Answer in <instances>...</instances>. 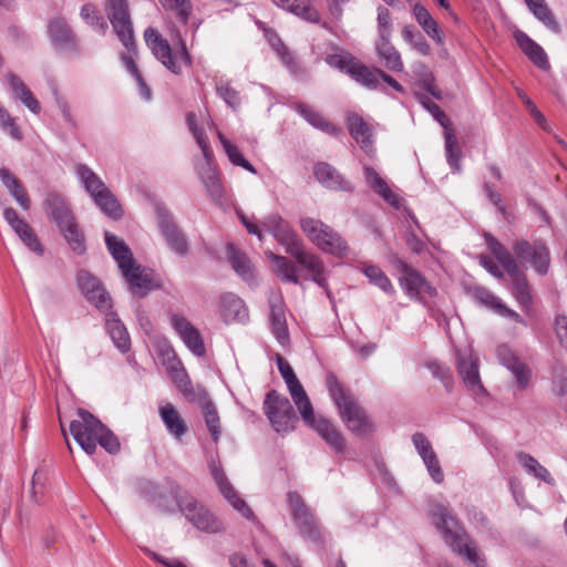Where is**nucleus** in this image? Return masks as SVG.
Wrapping results in <instances>:
<instances>
[{
	"label": "nucleus",
	"instance_id": "11",
	"mask_svg": "<svg viewBox=\"0 0 567 567\" xmlns=\"http://www.w3.org/2000/svg\"><path fill=\"white\" fill-rule=\"evenodd\" d=\"M515 257L520 262L529 264L538 275H546L550 265V254L546 244L540 240L529 243L526 239H516L512 245Z\"/></svg>",
	"mask_w": 567,
	"mask_h": 567
},
{
	"label": "nucleus",
	"instance_id": "28",
	"mask_svg": "<svg viewBox=\"0 0 567 567\" xmlns=\"http://www.w3.org/2000/svg\"><path fill=\"white\" fill-rule=\"evenodd\" d=\"M166 355L168 360L167 370L174 384L185 396L194 395L192 381L175 351L172 348H168Z\"/></svg>",
	"mask_w": 567,
	"mask_h": 567
},
{
	"label": "nucleus",
	"instance_id": "53",
	"mask_svg": "<svg viewBox=\"0 0 567 567\" xmlns=\"http://www.w3.org/2000/svg\"><path fill=\"white\" fill-rule=\"evenodd\" d=\"M186 123L192 132L193 136L195 137L197 145L200 147L203 155L206 161L213 159V151L209 145V141L207 136L205 135V132L202 127H199L196 123V115L193 112L187 113L186 115Z\"/></svg>",
	"mask_w": 567,
	"mask_h": 567
},
{
	"label": "nucleus",
	"instance_id": "37",
	"mask_svg": "<svg viewBox=\"0 0 567 567\" xmlns=\"http://www.w3.org/2000/svg\"><path fill=\"white\" fill-rule=\"evenodd\" d=\"M0 181L8 189L9 194L20 205L21 208L28 210L30 208V198L25 188L19 179L6 167L0 168Z\"/></svg>",
	"mask_w": 567,
	"mask_h": 567
},
{
	"label": "nucleus",
	"instance_id": "63",
	"mask_svg": "<svg viewBox=\"0 0 567 567\" xmlns=\"http://www.w3.org/2000/svg\"><path fill=\"white\" fill-rule=\"evenodd\" d=\"M217 94L233 109L240 105L239 93L228 82L220 81L216 84Z\"/></svg>",
	"mask_w": 567,
	"mask_h": 567
},
{
	"label": "nucleus",
	"instance_id": "44",
	"mask_svg": "<svg viewBox=\"0 0 567 567\" xmlns=\"http://www.w3.org/2000/svg\"><path fill=\"white\" fill-rule=\"evenodd\" d=\"M486 244L493 256L505 269L507 275H515L519 270V266L513 255L497 239L486 236Z\"/></svg>",
	"mask_w": 567,
	"mask_h": 567
},
{
	"label": "nucleus",
	"instance_id": "18",
	"mask_svg": "<svg viewBox=\"0 0 567 567\" xmlns=\"http://www.w3.org/2000/svg\"><path fill=\"white\" fill-rule=\"evenodd\" d=\"M212 476L218 486L220 494L230 503V505L238 511L245 518H251L254 516L252 511L246 504V502L240 498L236 491L234 489L231 483L228 481L224 470L220 464L216 462H212L210 465Z\"/></svg>",
	"mask_w": 567,
	"mask_h": 567
},
{
	"label": "nucleus",
	"instance_id": "47",
	"mask_svg": "<svg viewBox=\"0 0 567 567\" xmlns=\"http://www.w3.org/2000/svg\"><path fill=\"white\" fill-rule=\"evenodd\" d=\"M106 328L115 347L122 352H127L131 348L130 334L121 320L115 317V313H110Z\"/></svg>",
	"mask_w": 567,
	"mask_h": 567
},
{
	"label": "nucleus",
	"instance_id": "32",
	"mask_svg": "<svg viewBox=\"0 0 567 567\" xmlns=\"http://www.w3.org/2000/svg\"><path fill=\"white\" fill-rule=\"evenodd\" d=\"M412 6V12L413 17L415 18L416 22L422 27L424 32L433 39L437 44L444 43V35L439 27V23L434 18L431 16L429 10L423 7L422 4L415 2L413 3L412 0H408Z\"/></svg>",
	"mask_w": 567,
	"mask_h": 567
},
{
	"label": "nucleus",
	"instance_id": "64",
	"mask_svg": "<svg viewBox=\"0 0 567 567\" xmlns=\"http://www.w3.org/2000/svg\"><path fill=\"white\" fill-rule=\"evenodd\" d=\"M357 58L351 54H330L326 58V62L334 69H338L347 74L350 73Z\"/></svg>",
	"mask_w": 567,
	"mask_h": 567
},
{
	"label": "nucleus",
	"instance_id": "8",
	"mask_svg": "<svg viewBox=\"0 0 567 567\" xmlns=\"http://www.w3.org/2000/svg\"><path fill=\"white\" fill-rule=\"evenodd\" d=\"M300 228L309 240L320 250L337 257H346L349 252L347 241L333 228L320 219L302 217Z\"/></svg>",
	"mask_w": 567,
	"mask_h": 567
},
{
	"label": "nucleus",
	"instance_id": "15",
	"mask_svg": "<svg viewBox=\"0 0 567 567\" xmlns=\"http://www.w3.org/2000/svg\"><path fill=\"white\" fill-rule=\"evenodd\" d=\"M496 355L502 365L511 371L515 385L518 390L524 391L529 388L533 378L530 367L522 361V359L508 346L501 344L496 349Z\"/></svg>",
	"mask_w": 567,
	"mask_h": 567
},
{
	"label": "nucleus",
	"instance_id": "55",
	"mask_svg": "<svg viewBox=\"0 0 567 567\" xmlns=\"http://www.w3.org/2000/svg\"><path fill=\"white\" fill-rule=\"evenodd\" d=\"M363 274L369 278L370 282L379 287L388 295H394L395 289L384 271L374 265L364 267Z\"/></svg>",
	"mask_w": 567,
	"mask_h": 567
},
{
	"label": "nucleus",
	"instance_id": "24",
	"mask_svg": "<svg viewBox=\"0 0 567 567\" xmlns=\"http://www.w3.org/2000/svg\"><path fill=\"white\" fill-rule=\"evenodd\" d=\"M363 173L367 185L375 194L393 208L399 209L401 207L402 198L390 188L385 179L373 167L364 166Z\"/></svg>",
	"mask_w": 567,
	"mask_h": 567
},
{
	"label": "nucleus",
	"instance_id": "58",
	"mask_svg": "<svg viewBox=\"0 0 567 567\" xmlns=\"http://www.w3.org/2000/svg\"><path fill=\"white\" fill-rule=\"evenodd\" d=\"M402 37L405 42L410 43L413 49H415L422 55H427L430 53L431 48L424 35L413 27L405 25L402 30Z\"/></svg>",
	"mask_w": 567,
	"mask_h": 567
},
{
	"label": "nucleus",
	"instance_id": "31",
	"mask_svg": "<svg viewBox=\"0 0 567 567\" xmlns=\"http://www.w3.org/2000/svg\"><path fill=\"white\" fill-rule=\"evenodd\" d=\"M316 179L324 187L334 190H351L352 186L330 164L321 162L315 166Z\"/></svg>",
	"mask_w": 567,
	"mask_h": 567
},
{
	"label": "nucleus",
	"instance_id": "2",
	"mask_svg": "<svg viewBox=\"0 0 567 567\" xmlns=\"http://www.w3.org/2000/svg\"><path fill=\"white\" fill-rule=\"evenodd\" d=\"M326 384L347 427L359 436L371 433L373 431V423L360 406L352 392L340 383L333 373L327 375Z\"/></svg>",
	"mask_w": 567,
	"mask_h": 567
},
{
	"label": "nucleus",
	"instance_id": "14",
	"mask_svg": "<svg viewBox=\"0 0 567 567\" xmlns=\"http://www.w3.org/2000/svg\"><path fill=\"white\" fill-rule=\"evenodd\" d=\"M305 423L313 429L318 435L337 453L343 452L344 439L336 425L323 416H316L310 403V412H303V406L298 408Z\"/></svg>",
	"mask_w": 567,
	"mask_h": 567
},
{
	"label": "nucleus",
	"instance_id": "4",
	"mask_svg": "<svg viewBox=\"0 0 567 567\" xmlns=\"http://www.w3.org/2000/svg\"><path fill=\"white\" fill-rule=\"evenodd\" d=\"M106 2L109 19L113 29L123 45L128 50V54L122 55V61L132 76L135 78L141 73L134 61L137 52L127 2L126 0H106Z\"/></svg>",
	"mask_w": 567,
	"mask_h": 567
},
{
	"label": "nucleus",
	"instance_id": "57",
	"mask_svg": "<svg viewBox=\"0 0 567 567\" xmlns=\"http://www.w3.org/2000/svg\"><path fill=\"white\" fill-rule=\"evenodd\" d=\"M203 413L206 426L215 442L220 435V420L215 404L212 401L203 403Z\"/></svg>",
	"mask_w": 567,
	"mask_h": 567
},
{
	"label": "nucleus",
	"instance_id": "22",
	"mask_svg": "<svg viewBox=\"0 0 567 567\" xmlns=\"http://www.w3.org/2000/svg\"><path fill=\"white\" fill-rule=\"evenodd\" d=\"M52 44L60 51H76V38L63 18H54L48 25Z\"/></svg>",
	"mask_w": 567,
	"mask_h": 567
},
{
	"label": "nucleus",
	"instance_id": "9",
	"mask_svg": "<svg viewBox=\"0 0 567 567\" xmlns=\"http://www.w3.org/2000/svg\"><path fill=\"white\" fill-rule=\"evenodd\" d=\"M262 409L277 433L286 434L296 429L298 416L290 401L276 390H271L267 393Z\"/></svg>",
	"mask_w": 567,
	"mask_h": 567
},
{
	"label": "nucleus",
	"instance_id": "33",
	"mask_svg": "<svg viewBox=\"0 0 567 567\" xmlns=\"http://www.w3.org/2000/svg\"><path fill=\"white\" fill-rule=\"evenodd\" d=\"M350 135L355 142L369 153L372 150V128L371 126L358 114H350L347 117Z\"/></svg>",
	"mask_w": 567,
	"mask_h": 567
},
{
	"label": "nucleus",
	"instance_id": "62",
	"mask_svg": "<svg viewBox=\"0 0 567 567\" xmlns=\"http://www.w3.org/2000/svg\"><path fill=\"white\" fill-rule=\"evenodd\" d=\"M553 393L556 396H567V369L565 367H556L553 371Z\"/></svg>",
	"mask_w": 567,
	"mask_h": 567
},
{
	"label": "nucleus",
	"instance_id": "61",
	"mask_svg": "<svg viewBox=\"0 0 567 567\" xmlns=\"http://www.w3.org/2000/svg\"><path fill=\"white\" fill-rule=\"evenodd\" d=\"M16 234L20 237V239L28 246L32 251L42 255L43 248L41 243L39 241L35 233L31 228V226L25 223L21 228L16 230Z\"/></svg>",
	"mask_w": 567,
	"mask_h": 567
},
{
	"label": "nucleus",
	"instance_id": "10",
	"mask_svg": "<svg viewBox=\"0 0 567 567\" xmlns=\"http://www.w3.org/2000/svg\"><path fill=\"white\" fill-rule=\"evenodd\" d=\"M288 504L293 523L298 527L301 537L312 543L321 542L322 535L320 526L301 495L297 492H289Z\"/></svg>",
	"mask_w": 567,
	"mask_h": 567
},
{
	"label": "nucleus",
	"instance_id": "48",
	"mask_svg": "<svg viewBox=\"0 0 567 567\" xmlns=\"http://www.w3.org/2000/svg\"><path fill=\"white\" fill-rule=\"evenodd\" d=\"M179 485L169 481L167 487L159 489L152 495V505L163 514H173L178 509V501L172 495V486Z\"/></svg>",
	"mask_w": 567,
	"mask_h": 567
},
{
	"label": "nucleus",
	"instance_id": "26",
	"mask_svg": "<svg viewBox=\"0 0 567 567\" xmlns=\"http://www.w3.org/2000/svg\"><path fill=\"white\" fill-rule=\"evenodd\" d=\"M219 311L226 323L233 321L244 322L248 319V309L244 300L231 292L220 296Z\"/></svg>",
	"mask_w": 567,
	"mask_h": 567
},
{
	"label": "nucleus",
	"instance_id": "27",
	"mask_svg": "<svg viewBox=\"0 0 567 567\" xmlns=\"http://www.w3.org/2000/svg\"><path fill=\"white\" fill-rule=\"evenodd\" d=\"M473 297L475 298L476 301L486 306L487 308L493 309L499 316L511 318L514 321L526 326V321L522 318L519 313L509 309L488 289L484 287H475L473 289Z\"/></svg>",
	"mask_w": 567,
	"mask_h": 567
},
{
	"label": "nucleus",
	"instance_id": "1",
	"mask_svg": "<svg viewBox=\"0 0 567 567\" xmlns=\"http://www.w3.org/2000/svg\"><path fill=\"white\" fill-rule=\"evenodd\" d=\"M70 432L85 453L92 455L100 444L107 453L116 454L121 444L115 434L91 412L80 409L78 419L70 424Z\"/></svg>",
	"mask_w": 567,
	"mask_h": 567
},
{
	"label": "nucleus",
	"instance_id": "40",
	"mask_svg": "<svg viewBox=\"0 0 567 567\" xmlns=\"http://www.w3.org/2000/svg\"><path fill=\"white\" fill-rule=\"evenodd\" d=\"M159 415L167 431L174 437L181 439L187 432L185 421L172 403L161 406Z\"/></svg>",
	"mask_w": 567,
	"mask_h": 567
},
{
	"label": "nucleus",
	"instance_id": "36",
	"mask_svg": "<svg viewBox=\"0 0 567 567\" xmlns=\"http://www.w3.org/2000/svg\"><path fill=\"white\" fill-rule=\"evenodd\" d=\"M272 2L302 20L311 23H318L320 21L319 12L311 6L309 0H272Z\"/></svg>",
	"mask_w": 567,
	"mask_h": 567
},
{
	"label": "nucleus",
	"instance_id": "12",
	"mask_svg": "<svg viewBox=\"0 0 567 567\" xmlns=\"http://www.w3.org/2000/svg\"><path fill=\"white\" fill-rule=\"evenodd\" d=\"M392 264L401 275L399 279L400 286L409 298L420 301L423 296L433 297L436 295V289L405 261L395 257Z\"/></svg>",
	"mask_w": 567,
	"mask_h": 567
},
{
	"label": "nucleus",
	"instance_id": "59",
	"mask_svg": "<svg viewBox=\"0 0 567 567\" xmlns=\"http://www.w3.org/2000/svg\"><path fill=\"white\" fill-rule=\"evenodd\" d=\"M81 18L85 20L89 24H91L94 28H97L101 32H104L107 28V23L104 20V18L99 13L96 8L91 4L86 3L81 9Z\"/></svg>",
	"mask_w": 567,
	"mask_h": 567
},
{
	"label": "nucleus",
	"instance_id": "38",
	"mask_svg": "<svg viewBox=\"0 0 567 567\" xmlns=\"http://www.w3.org/2000/svg\"><path fill=\"white\" fill-rule=\"evenodd\" d=\"M381 69L372 70L357 59L352 69H350L349 75L355 82H358L359 84H361L362 86H364L369 90H379V89L384 90V87L382 86V83L379 81V71Z\"/></svg>",
	"mask_w": 567,
	"mask_h": 567
},
{
	"label": "nucleus",
	"instance_id": "29",
	"mask_svg": "<svg viewBox=\"0 0 567 567\" xmlns=\"http://www.w3.org/2000/svg\"><path fill=\"white\" fill-rule=\"evenodd\" d=\"M295 110L315 128L320 130L321 132L331 136H337L341 133V128L328 121L319 111L315 110L312 106L302 102H297L295 104Z\"/></svg>",
	"mask_w": 567,
	"mask_h": 567
},
{
	"label": "nucleus",
	"instance_id": "50",
	"mask_svg": "<svg viewBox=\"0 0 567 567\" xmlns=\"http://www.w3.org/2000/svg\"><path fill=\"white\" fill-rule=\"evenodd\" d=\"M268 259L276 264L277 275L284 281H289L295 285L299 284V277L297 275V266L290 259L284 256L276 255L274 252L267 254Z\"/></svg>",
	"mask_w": 567,
	"mask_h": 567
},
{
	"label": "nucleus",
	"instance_id": "56",
	"mask_svg": "<svg viewBox=\"0 0 567 567\" xmlns=\"http://www.w3.org/2000/svg\"><path fill=\"white\" fill-rule=\"evenodd\" d=\"M161 3L166 11L174 12L182 23L186 24L188 22L193 12L190 0H161Z\"/></svg>",
	"mask_w": 567,
	"mask_h": 567
},
{
	"label": "nucleus",
	"instance_id": "51",
	"mask_svg": "<svg viewBox=\"0 0 567 567\" xmlns=\"http://www.w3.org/2000/svg\"><path fill=\"white\" fill-rule=\"evenodd\" d=\"M59 228L74 252H76L78 255H82L85 252L86 248L84 235L80 230L79 225L75 221V218L72 219V221L70 223L60 226Z\"/></svg>",
	"mask_w": 567,
	"mask_h": 567
},
{
	"label": "nucleus",
	"instance_id": "52",
	"mask_svg": "<svg viewBox=\"0 0 567 567\" xmlns=\"http://www.w3.org/2000/svg\"><path fill=\"white\" fill-rule=\"evenodd\" d=\"M508 276L511 277L513 284L512 292L517 302L524 308L530 307L532 296L524 272L519 269L517 270V274Z\"/></svg>",
	"mask_w": 567,
	"mask_h": 567
},
{
	"label": "nucleus",
	"instance_id": "45",
	"mask_svg": "<svg viewBox=\"0 0 567 567\" xmlns=\"http://www.w3.org/2000/svg\"><path fill=\"white\" fill-rule=\"evenodd\" d=\"M377 52L386 69L393 72H402L404 69L399 51L391 44L390 39H379Z\"/></svg>",
	"mask_w": 567,
	"mask_h": 567
},
{
	"label": "nucleus",
	"instance_id": "20",
	"mask_svg": "<svg viewBox=\"0 0 567 567\" xmlns=\"http://www.w3.org/2000/svg\"><path fill=\"white\" fill-rule=\"evenodd\" d=\"M290 256L295 257L297 262L308 271L313 282L328 290V282L324 277L326 266L319 256L305 250L303 244L295 249Z\"/></svg>",
	"mask_w": 567,
	"mask_h": 567
},
{
	"label": "nucleus",
	"instance_id": "25",
	"mask_svg": "<svg viewBox=\"0 0 567 567\" xmlns=\"http://www.w3.org/2000/svg\"><path fill=\"white\" fill-rule=\"evenodd\" d=\"M269 320L271 323L272 333L278 342L285 346L289 341V332L286 321L285 303L280 296L269 298Z\"/></svg>",
	"mask_w": 567,
	"mask_h": 567
},
{
	"label": "nucleus",
	"instance_id": "16",
	"mask_svg": "<svg viewBox=\"0 0 567 567\" xmlns=\"http://www.w3.org/2000/svg\"><path fill=\"white\" fill-rule=\"evenodd\" d=\"M261 226L272 234L275 239L285 247L286 252L289 255L302 244V240L290 227L289 223L278 214L266 216L261 221Z\"/></svg>",
	"mask_w": 567,
	"mask_h": 567
},
{
	"label": "nucleus",
	"instance_id": "41",
	"mask_svg": "<svg viewBox=\"0 0 567 567\" xmlns=\"http://www.w3.org/2000/svg\"><path fill=\"white\" fill-rule=\"evenodd\" d=\"M7 81L16 96L34 114H39L41 106L29 87L14 73L7 74Z\"/></svg>",
	"mask_w": 567,
	"mask_h": 567
},
{
	"label": "nucleus",
	"instance_id": "42",
	"mask_svg": "<svg viewBox=\"0 0 567 567\" xmlns=\"http://www.w3.org/2000/svg\"><path fill=\"white\" fill-rule=\"evenodd\" d=\"M529 11L545 27L556 34L561 32V27L556 20L553 11L549 9L545 0H524Z\"/></svg>",
	"mask_w": 567,
	"mask_h": 567
},
{
	"label": "nucleus",
	"instance_id": "30",
	"mask_svg": "<svg viewBox=\"0 0 567 567\" xmlns=\"http://www.w3.org/2000/svg\"><path fill=\"white\" fill-rule=\"evenodd\" d=\"M457 371L466 388L474 394H487L480 378L478 365L471 358H457Z\"/></svg>",
	"mask_w": 567,
	"mask_h": 567
},
{
	"label": "nucleus",
	"instance_id": "43",
	"mask_svg": "<svg viewBox=\"0 0 567 567\" xmlns=\"http://www.w3.org/2000/svg\"><path fill=\"white\" fill-rule=\"evenodd\" d=\"M516 460L524 467L527 474L545 482L550 486H555V478L551 476L549 471L543 466L533 455L525 452H518L516 453Z\"/></svg>",
	"mask_w": 567,
	"mask_h": 567
},
{
	"label": "nucleus",
	"instance_id": "23",
	"mask_svg": "<svg viewBox=\"0 0 567 567\" xmlns=\"http://www.w3.org/2000/svg\"><path fill=\"white\" fill-rule=\"evenodd\" d=\"M43 208L49 219L55 223L58 227L75 218L66 199L55 192L47 194L43 200Z\"/></svg>",
	"mask_w": 567,
	"mask_h": 567
},
{
	"label": "nucleus",
	"instance_id": "19",
	"mask_svg": "<svg viewBox=\"0 0 567 567\" xmlns=\"http://www.w3.org/2000/svg\"><path fill=\"white\" fill-rule=\"evenodd\" d=\"M171 323L193 354L197 357L205 354L206 349L200 332L185 317L173 315L171 317Z\"/></svg>",
	"mask_w": 567,
	"mask_h": 567
},
{
	"label": "nucleus",
	"instance_id": "6",
	"mask_svg": "<svg viewBox=\"0 0 567 567\" xmlns=\"http://www.w3.org/2000/svg\"><path fill=\"white\" fill-rule=\"evenodd\" d=\"M75 174L94 204L105 215L114 220L122 218L123 209L118 200L92 168L85 164H79Z\"/></svg>",
	"mask_w": 567,
	"mask_h": 567
},
{
	"label": "nucleus",
	"instance_id": "34",
	"mask_svg": "<svg viewBox=\"0 0 567 567\" xmlns=\"http://www.w3.org/2000/svg\"><path fill=\"white\" fill-rule=\"evenodd\" d=\"M515 39L523 52L536 66L543 70H547L549 68L547 55L539 44L522 31H517L515 33Z\"/></svg>",
	"mask_w": 567,
	"mask_h": 567
},
{
	"label": "nucleus",
	"instance_id": "5",
	"mask_svg": "<svg viewBox=\"0 0 567 567\" xmlns=\"http://www.w3.org/2000/svg\"><path fill=\"white\" fill-rule=\"evenodd\" d=\"M172 495L178 501V511L195 528L208 534L224 530L223 523L183 486L173 485Z\"/></svg>",
	"mask_w": 567,
	"mask_h": 567
},
{
	"label": "nucleus",
	"instance_id": "3",
	"mask_svg": "<svg viewBox=\"0 0 567 567\" xmlns=\"http://www.w3.org/2000/svg\"><path fill=\"white\" fill-rule=\"evenodd\" d=\"M432 516L437 528L443 532L445 543L454 553L465 557L475 567H485L477 548L471 546L465 530L443 505L433 506Z\"/></svg>",
	"mask_w": 567,
	"mask_h": 567
},
{
	"label": "nucleus",
	"instance_id": "49",
	"mask_svg": "<svg viewBox=\"0 0 567 567\" xmlns=\"http://www.w3.org/2000/svg\"><path fill=\"white\" fill-rule=\"evenodd\" d=\"M227 255L234 270L245 280H254V269L246 255L235 248L233 244L227 245Z\"/></svg>",
	"mask_w": 567,
	"mask_h": 567
},
{
	"label": "nucleus",
	"instance_id": "60",
	"mask_svg": "<svg viewBox=\"0 0 567 567\" xmlns=\"http://www.w3.org/2000/svg\"><path fill=\"white\" fill-rule=\"evenodd\" d=\"M445 150L447 162L454 171H460L461 153L457 146V141L452 132L445 133Z\"/></svg>",
	"mask_w": 567,
	"mask_h": 567
},
{
	"label": "nucleus",
	"instance_id": "46",
	"mask_svg": "<svg viewBox=\"0 0 567 567\" xmlns=\"http://www.w3.org/2000/svg\"><path fill=\"white\" fill-rule=\"evenodd\" d=\"M105 243L112 257L118 264L120 269H122V265L130 266V264L134 261L131 249L124 240L120 239L117 236L106 231Z\"/></svg>",
	"mask_w": 567,
	"mask_h": 567
},
{
	"label": "nucleus",
	"instance_id": "54",
	"mask_svg": "<svg viewBox=\"0 0 567 567\" xmlns=\"http://www.w3.org/2000/svg\"><path fill=\"white\" fill-rule=\"evenodd\" d=\"M218 138L227 154L228 159L231 164L240 166L249 173L256 174V168L244 157L238 147L230 143L220 132H218Z\"/></svg>",
	"mask_w": 567,
	"mask_h": 567
},
{
	"label": "nucleus",
	"instance_id": "39",
	"mask_svg": "<svg viewBox=\"0 0 567 567\" xmlns=\"http://www.w3.org/2000/svg\"><path fill=\"white\" fill-rule=\"evenodd\" d=\"M206 167L199 173L200 179L212 199L218 204H223L224 187L216 168L212 167V161H206Z\"/></svg>",
	"mask_w": 567,
	"mask_h": 567
},
{
	"label": "nucleus",
	"instance_id": "21",
	"mask_svg": "<svg viewBox=\"0 0 567 567\" xmlns=\"http://www.w3.org/2000/svg\"><path fill=\"white\" fill-rule=\"evenodd\" d=\"M277 365L279 369V372L285 380L287 388L289 390V393L292 398V401L295 402L296 406L299 408L300 405L303 406V412L309 413L310 412V400L296 377L292 368L290 364L281 357L277 355Z\"/></svg>",
	"mask_w": 567,
	"mask_h": 567
},
{
	"label": "nucleus",
	"instance_id": "13",
	"mask_svg": "<svg viewBox=\"0 0 567 567\" xmlns=\"http://www.w3.org/2000/svg\"><path fill=\"white\" fill-rule=\"evenodd\" d=\"M78 288L86 300L102 312L112 309V299L101 280L85 269L76 274Z\"/></svg>",
	"mask_w": 567,
	"mask_h": 567
},
{
	"label": "nucleus",
	"instance_id": "35",
	"mask_svg": "<svg viewBox=\"0 0 567 567\" xmlns=\"http://www.w3.org/2000/svg\"><path fill=\"white\" fill-rule=\"evenodd\" d=\"M121 271L133 293L144 297L151 289V278L143 274L141 266L136 265L135 261L130 266L122 265Z\"/></svg>",
	"mask_w": 567,
	"mask_h": 567
},
{
	"label": "nucleus",
	"instance_id": "7",
	"mask_svg": "<svg viewBox=\"0 0 567 567\" xmlns=\"http://www.w3.org/2000/svg\"><path fill=\"white\" fill-rule=\"evenodd\" d=\"M144 39L155 58L174 74L182 72L181 63L192 65V56L186 48L185 41L178 38V49L173 53L166 39L154 28L144 31Z\"/></svg>",
	"mask_w": 567,
	"mask_h": 567
},
{
	"label": "nucleus",
	"instance_id": "17",
	"mask_svg": "<svg viewBox=\"0 0 567 567\" xmlns=\"http://www.w3.org/2000/svg\"><path fill=\"white\" fill-rule=\"evenodd\" d=\"M156 213L158 228L167 245L175 254L185 256L188 251V244L184 234L175 224L171 213L161 206L157 207Z\"/></svg>",
	"mask_w": 567,
	"mask_h": 567
}]
</instances>
